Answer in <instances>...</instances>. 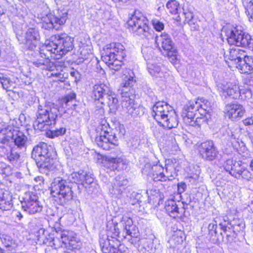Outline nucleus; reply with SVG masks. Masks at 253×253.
<instances>
[{
  "label": "nucleus",
  "mask_w": 253,
  "mask_h": 253,
  "mask_svg": "<svg viewBox=\"0 0 253 253\" xmlns=\"http://www.w3.org/2000/svg\"><path fill=\"white\" fill-rule=\"evenodd\" d=\"M46 50L56 55L62 56L74 48V39L66 33L52 36L45 43Z\"/></svg>",
  "instance_id": "nucleus-6"
},
{
  "label": "nucleus",
  "mask_w": 253,
  "mask_h": 253,
  "mask_svg": "<svg viewBox=\"0 0 253 253\" xmlns=\"http://www.w3.org/2000/svg\"><path fill=\"white\" fill-rule=\"evenodd\" d=\"M148 20L141 12L135 10L127 22V28L130 32L147 38L150 34Z\"/></svg>",
  "instance_id": "nucleus-11"
},
{
  "label": "nucleus",
  "mask_w": 253,
  "mask_h": 253,
  "mask_svg": "<svg viewBox=\"0 0 253 253\" xmlns=\"http://www.w3.org/2000/svg\"><path fill=\"white\" fill-rule=\"evenodd\" d=\"M68 18V11L65 9H58L54 14L49 13L42 16L41 19L42 28L50 30H58L65 23Z\"/></svg>",
  "instance_id": "nucleus-12"
},
{
  "label": "nucleus",
  "mask_w": 253,
  "mask_h": 253,
  "mask_svg": "<svg viewBox=\"0 0 253 253\" xmlns=\"http://www.w3.org/2000/svg\"><path fill=\"white\" fill-rule=\"evenodd\" d=\"M242 73L251 74L253 71V57L246 55L236 67Z\"/></svg>",
  "instance_id": "nucleus-28"
},
{
  "label": "nucleus",
  "mask_w": 253,
  "mask_h": 253,
  "mask_svg": "<svg viewBox=\"0 0 253 253\" xmlns=\"http://www.w3.org/2000/svg\"><path fill=\"white\" fill-rule=\"evenodd\" d=\"M119 129L120 131H119V133L118 134V135L119 136V137L123 136L124 135L125 132V130L124 128L120 126L119 127Z\"/></svg>",
  "instance_id": "nucleus-64"
},
{
  "label": "nucleus",
  "mask_w": 253,
  "mask_h": 253,
  "mask_svg": "<svg viewBox=\"0 0 253 253\" xmlns=\"http://www.w3.org/2000/svg\"><path fill=\"white\" fill-rule=\"evenodd\" d=\"M12 139L17 148L25 150L27 137L18 128L8 126L0 130V143L5 144Z\"/></svg>",
  "instance_id": "nucleus-10"
},
{
  "label": "nucleus",
  "mask_w": 253,
  "mask_h": 253,
  "mask_svg": "<svg viewBox=\"0 0 253 253\" xmlns=\"http://www.w3.org/2000/svg\"><path fill=\"white\" fill-rule=\"evenodd\" d=\"M0 83L3 88L7 90H10V87L13 84V82L8 76L2 73H0Z\"/></svg>",
  "instance_id": "nucleus-44"
},
{
  "label": "nucleus",
  "mask_w": 253,
  "mask_h": 253,
  "mask_svg": "<svg viewBox=\"0 0 253 253\" xmlns=\"http://www.w3.org/2000/svg\"><path fill=\"white\" fill-rule=\"evenodd\" d=\"M17 148L13 147L11 148L10 154L8 156V158L10 161H16L20 157L19 152L17 151Z\"/></svg>",
  "instance_id": "nucleus-52"
},
{
  "label": "nucleus",
  "mask_w": 253,
  "mask_h": 253,
  "mask_svg": "<svg viewBox=\"0 0 253 253\" xmlns=\"http://www.w3.org/2000/svg\"><path fill=\"white\" fill-rule=\"evenodd\" d=\"M169 242L170 244H174V245H171V247L174 248L176 247L177 245H179L183 242V238L181 236H178L177 234H175L172 236Z\"/></svg>",
  "instance_id": "nucleus-51"
},
{
  "label": "nucleus",
  "mask_w": 253,
  "mask_h": 253,
  "mask_svg": "<svg viewBox=\"0 0 253 253\" xmlns=\"http://www.w3.org/2000/svg\"><path fill=\"white\" fill-rule=\"evenodd\" d=\"M208 236L209 240L214 244L218 243L223 240V233H218L216 221L213 220L209 224Z\"/></svg>",
  "instance_id": "nucleus-27"
},
{
  "label": "nucleus",
  "mask_w": 253,
  "mask_h": 253,
  "mask_svg": "<svg viewBox=\"0 0 253 253\" xmlns=\"http://www.w3.org/2000/svg\"><path fill=\"white\" fill-rule=\"evenodd\" d=\"M246 9L248 15H250L249 17L250 20L253 21V0L248 3Z\"/></svg>",
  "instance_id": "nucleus-54"
},
{
  "label": "nucleus",
  "mask_w": 253,
  "mask_h": 253,
  "mask_svg": "<svg viewBox=\"0 0 253 253\" xmlns=\"http://www.w3.org/2000/svg\"><path fill=\"white\" fill-rule=\"evenodd\" d=\"M101 234L106 235L108 237L111 239L120 240V231L118 227V224L110 223L107 225L106 230L105 232H101Z\"/></svg>",
  "instance_id": "nucleus-33"
},
{
  "label": "nucleus",
  "mask_w": 253,
  "mask_h": 253,
  "mask_svg": "<svg viewBox=\"0 0 253 253\" xmlns=\"http://www.w3.org/2000/svg\"><path fill=\"white\" fill-rule=\"evenodd\" d=\"M155 43L159 48L161 47L167 52L168 56L172 60L176 59V50L169 35L166 33L157 35L155 37Z\"/></svg>",
  "instance_id": "nucleus-14"
},
{
  "label": "nucleus",
  "mask_w": 253,
  "mask_h": 253,
  "mask_svg": "<svg viewBox=\"0 0 253 253\" xmlns=\"http://www.w3.org/2000/svg\"><path fill=\"white\" fill-rule=\"evenodd\" d=\"M22 202V207L30 214H34L42 211V206L39 201L37 195L31 192L25 193Z\"/></svg>",
  "instance_id": "nucleus-13"
},
{
  "label": "nucleus",
  "mask_w": 253,
  "mask_h": 253,
  "mask_svg": "<svg viewBox=\"0 0 253 253\" xmlns=\"http://www.w3.org/2000/svg\"><path fill=\"white\" fill-rule=\"evenodd\" d=\"M120 212L122 215L121 223L124 227V229L127 228V227L134 226L132 219L129 217L130 212L126 209L121 208L120 209Z\"/></svg>",
  "instance_id": "nucleus-40"
},
{
  "label": "nucleus",
  "mask_w": 253,
  "mask_h": 253,
  "mask_svg": "<svg viewBox=\"0 0 253 253\" xmlns=\"http://www.w3.org/2000/svg\"><path fill=\"white\" fill-rule=\"evenodd\" d=\"M200 102L198 101H190L187 103L182 113L183 120L185 122L194 118L197 112L200 114Z\"/></svg>",
  "instance_id": "nucleus-22"
},
{
  "label": "nucleus",
  "mask_w": 253,
  "mask_h": 253,
  "mask_svg": "<svg viewBox=\"0 0 253 253\" xmlns=\"http://www.w3.org/2000/svg\"><path fill=\"white\" fill-rule=\"evenodd\" d=\"M228 43L237 46L247 47L253 50V39L240 26L229 25L224 28Z\"/></svg>",
  "instance_id": "nucleus-7"
},
{
  "label": "nucleus",
  "mask_w": 253,
  "mask_h": 253,
  "mask_svg": "<svg viewBox=\"0 0 253 253\" xmlns=\"http://www.w3.org/2000/svg\"><path fill=\"white\" fill-rule=\"evenodd\" d=\"M39 235L38 236V241L43 245L51 247L52 242L54 241V235L53 234H48L47 231L43 229H41L39 231Z\"/></svg>",
  "instance_id": "nucleus-35"
},
{
  "label": "nucleus",
  "mask_w": 253,
  "mask_h": 253,
  "mask_svg": "<svg viewBox=\"0 0 253 253\" xmlns=\"http://www.w3.org/2000/svg\"><path fill=\"white\" fill-rule=\"evenodd\" d=\"M58 113L57 108L53 103L48 102L44 105L40 104L33 123L35 129L41 131L47 130L49 126L55 124Z\"/></svg>",
  "instance_id": "nucleus-5"
},
{
  "label": "nucleus",
  "mask_w": 253,
  "mask_h": 253,
  "mask_svg": "<svg viewBox=\"0 0 253 253\" xmlns=\"http://www.w3.org/2000/svg\"><path fill=\"white\" fill-rule=\"evenodd\" d=\"M136 83L133 72L128 70L123 75L122 82L119 90L122 97V105L126 112L132 117L140 116L144 114L145 108L134 103L135 89Z\"/></svg>",
  "instance_id": "nucleus-2"
},
{
  "label": "nucleus",
  "mask_w": 253,
  "mask_h": 253,
  "mask_svg": "<svg viewBox=\"0 0 253 253\" xmlns=\"http://www.w3.org/2000/svg\"><path fill=\"white\" fill-rule=\"evenodd\" d=\"M128 162L124 157L108 158L105 167H108L111 170H123L127 168Z\"/></svg>",
  "instance_id": "nucleus-23"
},
{
  "label": "nucleus",
  "mask_w": 253,
  "mask_h": 253,
  "mask_svg": "<svg viewBox=\"0 0 253 253\" xmlns=\"http://www.w3.org/2000/svg\"><path fill=\"white\" fill-rule=\"evenodd\" d=\"M189 26L191 27V29L193 30H198L197 25H196L195 22H194V20L192 19V20H190L187 22Z\"/></svg>",
  "instance_id": "nucleus-62"
},
{
  "label": "nucleus",
  "mask_w": 253,
  "mask_h": 253,
  "mask_svg": "<svg viewBox=\"0 0 253 253\" xmlns=\"http://www.w3.org/2000/svg\"><path fill=\"white\" fill-rule=\"evenodd\" d=\"M143 244L144 249H145L147 252L149 253L150 251L152 249V242L150 240H144L143 241Z\"/></svg>",
  "instance_id": "nucleus-58"
},
{
  "label": "nucleus",
  "mask_w": 253,
  "mask_h": 253,
  "mask_svg": "<svg viewBox=\"0 0 253 253\" xmlns=\"http://www.w3.org/2000/svg\"><path fill=\"white\" fill-rule=\"evenodd\" d=\"M147 69L151 75L156 78H162L164 77V72L162 71L161 67L157 64H147Z\"/></svg>",
  "instance_id": "nucleus-41"
},
{
  "label": "nucleus",
  "mask_w": 253,
  "mask_h": 253,
  "mask_svg": "<svg viewBox=\"0 0 253 253\" xmlns=\"http://www.w3.org/2000/svg\"><path fill=\"white\" fill-rule=\"evenodd\" d=\"M66 131V129L64 127H60L57 128L55 130H53L50 131L49 136L53 138L54 137H58L59 136H62L64 135Z\"/></svg>",
  "instance_id": "nucleus-50"
},
{
  "label": "nucleus",
  "mask_w": 253,
  "mask_h": 253,
  "mask_svg": "<svg viewBox=\"0 0 253 253\" xmlns=\"http://www.w3.org/2000/svg\"><path fill=\"white\" fill-rule=\"evenodd\" d=\"M128 184L127 179L123 175H118L116 181L113 186L112 191L117 195H121L125 189V186Z\"/></svg>",
  "instance_id": "nucleus-31"
},
{
  "label": "nucleus",
  "mask_w": 253,
  "mask_h": 253,
  "mask_svg": "<svg viewBox=\"0 0 253 253\" xmlns=\"http://www.w3.org/2000/svg\"><path fill=\"white\" fill-rule=\"evenodd\" d=\"M235 161L233 159H228L225 162L224 168L226 171L230 173Z\"/></svg>",
  "instance_id": "nucleus-56"
},
{
  "label": "nucleus",
  "mask_w": 253,
  "mask_h": 253,
  "mask_svg": "<svg viewBox=\"0 0 253 253\" xmlns=\"http://www.w3.org/2000/svg\"><path fill=\"white\" fill-rule=\"evenodd\" d=\"M216 86L222 97H229L234 99L239 98V86L238 85L231 83H225L218 84Z\"/></svg>",
  "instance_id": "nucleus-17"
},
{
  "label": "nucleus",
  "mask_w": 253,
  "mask_h": 253,
  "mask_svg": "<svg viewBox=\"0 0 253 253\" xmlns=\"http://www.w3.org/2000/svg\"><path fill=\"white\" fill-rule=\"evenodd\" d=\"M125 248V246L120 244L119 247H116L115 249H113V251L110 253H128Z\"/></svg>",
  "instance_id": "nucleus-57"
},
{
  "label": "nucleus",
  "mask_w": 253,
  "mask_h": 253,
  "mask_svg": "<svg viewBox=\"0 0 253 253\" xmlns=\"http://www.w3.org/2000/svg\"><path fill=\"white\" fill-rule=\"evenodd\" d=\"M239 177H237V178H242L246 180H249L252 177V174L251 172L246 169L243 168L240 174H239Z\"/></svg>",
  "instance_id": "nucleus-53"
},
{
  "label": "nucleus",
  "mask_w": 253,
  "mask_h": 253,
  "mask_svg": "<svg viewBox=\"0 0 253 253\" xmlns=\"http://www.w3.org/2000/svg\"><path fill=\"white\" fill-rule=\"evenodd\" d=\"M200 102V114L201 116H203L206 114H209L211 110V103L207 100L204 99H198Z\"/></svg>",
  "instance_id": "nucleus-43"
},
{
  "label": "nucleus",
  "mask_w": 253,
  "mask_h": 253,
  "mask_svg": "<svg viewBox=\"0 0 253 253\" xmlns=\"http://www.w3.org/2000/svg\"><path fill=\"white\" fill-rule=\"evenodd\" d=\"M61 237L63 240H66L67 250L74 251L77 253L81 248L82 244L77 240V235L74 232L63 230V233L61 234Z\"/></svg>",
  "instance_id": "nucleus-20"
},
{
  "label": "nucleus",
  "mask_w": 253,
  "mask_h": 253,
  "mask_svg": "<svg viewBox=\"0 0 253 253\" xmlns=\"http://www.w3.org/2000/svg\"><path fill=\"white\" fill-rule=\"evenodd\" d=\"M53 151L50 150L47 145L41 142L33 148L31 157L34 159L40 172L47 174L55 168V160L52 157Z\"/></svg>",
  "instance_id": "nucleus-4"
},
{
  "label": "nucleus",
  "mask_w": 253,
  "mask_h": 253,
  "mask_svg": "<svg viewBox=\"0 0 253 253\" xmlns=\"http://www.w3.org/2000/svg\"><path fill=\"white\" fill-rule=\"evenodd\" d=\"M187 188V185L184 182H180L177 184V191L179 194L183 193Z\"/></svg>",
  "instance_id": "nucleus-59"
},
{
  "label": "nucleus",
  "mask_w": 253,
  "mask_h": 253,
  "mask_svg": "<svg viewBox=\"0 0 253 253\" xmlns=\"http://www.w3.org/2000/svg\"><path fill=\"white\" fill-rule=\"evenodd\" d=\"M200 156L205 161H212L216 159L218 151L212 141H206L202 143L198 147Z\"/></svg>",
  "instance_id": "nucleus-15"
},
{
  "label": "nucleus",
  "mask_w": 253,
  "mask_h": 253,
  "mask_svg": "<svg viewBox=\"0 0 253 253\" xmlns=\"http://www.w3.org/2000/svg\"><path fill=\"white\" fill-rule=\"evenodd\" d=\"M81 54L82 55L83 58H87L89 53H91V51L89 49V51H87V49L85 47H84L81 49Z\"/></svg>",
  "instance_id": "nucleus-60"
},
{
  "label": "nucleus",
  "mask_w": 253,
  "mask_h": 253,
  "mask_svg": "<svg viewBox=\"0 0 253 253\" xmlns=\"http://www.w3.org/2000/svg\"><path fill=\"white\" fill-rule=\"evenodd\" d=\"M13 207L12 195L8 191L0 189V210H10Z\"/></svg>",
  "instance_id": "nucleus-26"
},
{
  "label": "nucleus",
  "mask_w": 253,
  "mask_h": 253,
  "mask_svg": "<svg viewBox=\"0 0 253 253\" xmlns=\"http://www.w3.org/2000/svg\"><path fill=\"white\" fill-rule=\"evenodd\" d=\"M126 232V235L124 238L127 239L131 244L136 245L140 241V234L138 228L135 225L127 227L124 229Z\"/></svg>",
  "instance_id": "nucleus-29"
},
{
  "label": "nucleus",
  "mask_w": 253,
  "mask_h": 253,
  "mask_svg": "<svg viewBox=\"0 0 253 253\" xmlns=\"http://www.w3.org/2000/svg\"><path fill=\"white\" fill-rule=\"evenodd\" d=\"M166 7L170 13L175 14L178 13L179 3L175 0H169L166 4Z\"/></svg>",
  "instance_id": "nucleus-47"
},
{
  "label": "nucleus",
  "mask_w": 253,
  "mask_h": 253,
  "mask_svg": "<svg viewBox=\"0 0 253 253\" xmlns=\"http://www.w3.org/2000/svg\"><path fill=\"white\" fill-rule=\"evenodd\" d=\"M0 239L2 244L6 248L11 247L14 243L11 237L5 234H0Z\"/></svg>",
  "instance_id": "nucleus-49"
},
{
  "label": "nucleus",
  "mask_w": 253,
  "mask_h": 253,
  "mask_svg": "<svg viewBox=\"0 0 253 253\" xmlns=\"http://www.w3.org/2000/svg\"><path fill=\"white\" fill-rule=\"evenodd\" d=\"M125 54L121 55V58H119L118 56L115 57V58L112 57L110 58L109 62L108 61L104 62L111 69L114 71H119L122 67V60L125 57Z\"/></svg>",
  "instance_id": "nucleus-38"
},
{
  "label": "nucleus",
  "mask_w": 253,
  "mask_h": 253,
  "mask_svg": "<svg viewBox=\"0 0 253 253\" xmlns=\"http://www.w3.org/2000/svg\"><path fill=\"white\" fill-rule=\"evenodd\" d=\"M243 123L245 126H251L253 125V117H248L244 120H243Z\"/></svg>",
  "instance_id": "nucleus-61"
},
{
  "label": "nucleus",
  "mask_w": 253,
  "mask_h": 253,
  "mask_svg": "<svg viewBox=\"0 0 253 253\" xmlns=\"http://www.w3.org/2000/svg\"><path fill=\"white\" fill-rule=\"evenodd\" d=\"M184 14L185 15V21L186 22L193 19V14L192 13L187 12L185 13Z\"/></svg>",
  "instance_id": "nucleus-63"
},
{
  "label": "nucleus",
  "mask_w": 253,
  "mask_h": 253,
  "mask_svg": "<svg viewBox=\"0 0 253 253\" xmlns=\"http://www.w3.org/2000/svg\"><path fill=\"white\" fill-rule=\"evenodd\" d=\"M225 111L226 116L233 121L240 120L246 112L244 106L237 103L227 104Z\"/></svg>",
  "instance_id": "nucleus-19"
},
{
  "label": "nucleus",
  "mask_w": 253,
  "mask_h": 253,
  "mask_svg": "<svg viewBox=\"0 0 253 253\" xmlns=\"http://www.w3.org/2000/svg\"><path fill=\"white\" fill-rule=\"evenodd\" d=\"M67 180L60 178H55L51 184L50 193L52 197L59 199L61 205H64L73 199V187L67 184L69 182L74 183L75 187L80 191L83 187L87 188L93 182V178L84 171L66 173Z\"/></svg>",
  "instance_id": "nucleus-1"
},
{
  "label": "nucleus",
  "mask_w": 253,
  "mask_h": 253,
  "mask_svg": "<svg viewBox=\"0 0 253 253\" xmlns=\"http://www.w3.org/2000/svg\"><path fill=\"white\" fill-rule=\"evenodd\" d=\"M110 88L104 84H96L93 86V95L95 100H97L101 103L106 94L109 92Z\"/></svg>",
  "instance_id": "nucleus-30"
},
{
  "label": "nucleus",
  "mask_w": 253,
  "mask_h": 253,
  "mask_svg": "<svg viewBox=\"0 0 253 253\" xmlns=\"http://www.w3.org/2000/svg\"><path fill=\"white\" fill-rule=\"evenodd\" d=\"M239 98L238 99L246 100L251 98L252 96V93L250 89L242 87H239Z\"/></svg>",
  "instance_id": "nucleus-48"
},
{
  "label": "nucleus",
  "mask_w": 253,
  "mask_h": 253,
  "mask_svg": "<svg viewBox=\"0 0 253 253\" xmlns=\"http://www.w3.org/2000/svg\"><path fill=\"white\" fill-rule=\"evenodd\" d=\"M96 131L99 135L96 136L95 141L98 147L106 150L118 147V137L116 133L112 132L106 120L102 121L98 126Z\"/></svg>",
  "instance_id": "nucleus-8"
},
{
  "label": "nucleus",
  "mask_w": 253,
  "mask_h": 253,
  "mask_svg": "<svg viewBox=\"0 0 253 253\" xmlns=\"http://www.w3.org/2000/svg\"><path fill=\"white\" fill-rule=\"evenodd\" d=\"M152 116L158 124L164 128L171 129L178 124L177 115L172 107L164 101H158L152 107Z\"/></svg>",
  "instance_id": "nucleus-3"
},
{
  "label": "nucleus",
  "mask_w": 253,
  "mask_h": 253,
  "mask_svg": "<svg viewBox=\"0 0 253 253\" xmlns=\"http://www.w3.org/2000/svg\"><path fill=\"white\" fill-rule=\"evenodd\" d=\"M76 96L74 92H71L67 94L61 100V103L63 107L67 109H73L76 106Z\"/></svg>",
  "instance_id": "nucleus-37"
},
{
  "label": "nucleus",
  "mask_w": 253,
  "mask_h": 253,
  "mask_svg": "<svg viewBox=\"0 0 253 253\" xmlns=\"http://www.w3.org/2000/svg\"><path fill=\"white\" fill-rule=\"evenodd\" d=\"M125 48L120 43L112 42L107 44L104 48L101 58L103 61L109 62L110 58L117 56L121 58V55H125Z\"/></svg>",
  "instance_id": "nucleus-16"
},
{
  "label": "nucleus",
  "mask_w": 253,
  "mask_h": 253,
  "mask_svg": "<svg viewBox=\"0 0 253 253\" xmlns=\"http://www.w3.org/2000/svg\"><path fill=\"white\" fill-rule=\"evenodd\" d=\"M223 220L225 221H226V222H228V225L233 229L234 232H239L242 231L245 227L244 222L239 219H234L232 221H230L228 217L225 216L223 217Z\"/></svg>",
  "instance_id": "nucleus-39"
},
{
  "label": "nucleus",
  "mask_w": 253,
  "mask_h": 253,
  "mask_svg": "<svg viewBox=\"0 0 253 253\" xmlns=\"http://www.w3.org/2000/svg\"><path fill=\"white\" fill-rule=\"evenodd\" d=\"M223 220L222 221L219 223V230L220 232L223 233V240L221 242H225V243H231L234 238L236 237L237 232H234L233 229L228 225V222Z\"/></svg>",
  "instance_id": "nucleus-24"
},
{
  "label": "nucleus",
  "mask_w": 253,
  "mask_h": 253,
  "mask_svg": "<svg viewBox=\"0 0 253 253\" xmlns=\"http://www.w3.org/2000/svg\"><path fill=\"white\" fill-rule=\"evenodd\" d=\"M99 244L103 253H110L113 249L120 245V240L111 239L106 235L100 234Z\"/></svg>",
  "instance_id": "nucleus-21"
},
{
  "label": "nucleus",
  "mask_w": 253,
  "mask_h": 253,
  "mask_svg": "<svg viewBox=\"0 0 253 253\" xmlns=\"http://www.w3.org/2000/svg\"><path fill=\"white\" fill-rule=\"evenodd\" d=\"M243 168L241 164V162L235 161L229 173L236 178L239 177V174H240Z\"/></svg>",
  "instance_id": "nucleus-46"
},
{
  "label": "nucleus",
  "mask_w": 253,
  "mask_h": 253,
  "mask_svg": "<svg viewBox=\"0 0 253 253\" xmlns=\"http://www.w3.org/2000/svg\"><path fill=\"white\" fill-rule=\"evenodd\" d=\"M185 196L187 198L185 200L182 201L183 207L181 211H179L178 205L174 200L171 199L166 202L165 208L166 212L169 216L175 218L178 216L179 215L181 216L183 214L185 209L184 205L188 206L192 202L191 198L189 195L185 194Z\"/></svg>",
  "instance_id": "nucleus-18"
},
{
  "label": "nucleus",
  "mask_w": 253,
  "mask_h": 253,
  "mask_svg": "<svg viewBox=\"0 0 253 253\" xmlns=\"http://www.w3.org/2000/svg\"><path fill=\"white\" fill-rule=\"evenodd\" d=\"M33 64L36 67L49 71H54L56 67V64L51 62L48 58L38 59L33 62Z\"/></svg>",
  "instance_id": "nucleus-32"
},
{
  "label": "nucleus",
  "mask_w": 253,
  "mask_h": 253,
  "mask_svg": "<svg viewBox=\"0 0 253 253\" xmlns=\"http://www.w3.org/2000/svg\"><path fill=\"white\" fill-rule=\"evenodd\" d=\"M206 119H207L206 118L205 115L201 116L200 117H198L196 120H194V118H191V119H189V121H187L185 122V123L189 126H198V127H200L202 124L206 122Z\"/></svg>",
  "instance_id": "nucleus-45"
},
{
  "label": "nucleus",
  "mask_w": 253,
  "mask_h": 253,
  "mask_svg": "<svg viewBox=\"0 0 253 253\" xmlns=\"http://www.w3.org/2000/svg\"><path fill=\"white\" fill-rule=\"evenodd\" d=\"M153 171L152 178L155 181H166L168 178V175L164 173V168L160 165H156L152 167Z\"/></svg>",
  "instance_id": "nucleus-36"
},
{
  "label": "nucleus",
  "mask_w": 253,
  "mask_h": 253,
  "mask_svg": "<svg viewBox=\"0 0 253 253\" xmlns=\"http://www.w3.org/2000/svg\"><path fill=\"white\" fill-rule=\"evenodd\" d=\"M152 23L154 28L157 31L160 32L164 28V24L158 20H153Z\"/></svg>",
  "instance_id": "nucleus-55"
},
{
  "label": "nucleus",
  "mask_w": 253,
  "mask_h": 253,
  "mask_svg": "<svg viewBox=\"0 0 253 253\" xmlns=\"http://www.w3.org/2000/svg\"><path fill=\"white\" fill-rule=\"evenodd\" d=\"M63 233V230L59 231H56V235L54 237V241L52 242L51 247H54V249H58L59 248H66L67 247V243L66 240H63L61 237V234Z\"/></svg>",
  "instance_id": "nucleus-42"
},
{
  "label": "nucleus",
  "mask_w": 253,
  "mask_h": 253,
  "mask_svg": "<svg viewBox=\"0 0 253 253\" xmlns=\"http://www.w3.org/2000/svg\"><path fill=\"white\" fill-rule=\"evenodd\" d=\"M27 24L25 23H15L13 25V30L17 39L21 43L26 44L30 50H33L37 45L40 36L38 30L34 28L27 29Z\"/></svg>",
  "instance_id": "nucleus-9"
},
{
  "label": "nucleus",
  "mask_w": 253,
  "mask_h": 253,
  "mask_svg": "<svg viewBox=\"0 0 253 253\" xmlns=\"http://www.w3.org/2000/svg\"><path fill=\"white\" fill-rule=\"evenodd\" d=\"M101 104L107 105L109 108L110 112L113 114L115 113L119 107L117 95L110 88L109 92L106 94Z\"/></svg>",
  "instance_id": "nucleus-25"
},
{
  "label": "nucleus",
  "mask_w": 253,
  "mask_h": 253,
  "mask_svg": "<svg viewBox=\"0 0 253 253\" xmlns=\"http://www.w3.org/2000/svg\"><path fill=\"white\" fill-rule=\"evenodd\" d=\"M245 51L239 48H232L229 51L228 59L233 62L236 67L246 55Z\"/></svg>",
  "instance_id": "nucleus-34"
}]
</instances>
